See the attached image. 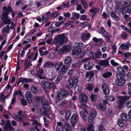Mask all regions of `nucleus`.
<instances>
[{"label":"nucleus","instance_id":"obj_1","mask_svg":"<svg viewBox=\"0 0 131 131\" xmlns=\"http://www.w3.org/2000/svg\"><path fill=\"white\" fill-rule=\"evenodd\" d=\"M2 9L3 11L0 16L1 19L2 20H3L4 19H7L4 20L2 22V24H4V25L7 24H10L11 20L10 19H8V15L10 12L12 11L11 7L9 6L7 8L6 6H4L3 7Z\"/></svg>","mask_w":131,"mask_h":131},{"label":"nucleus","instance_id":"obj_2","mask_svg":"<svg viewBox=\"0 0 131 131\" xmlns=\"http://www.w3.org/2000/svg\"><path fill=\"white\" fill-rule=\"evenodd\" d=\"M97 114V112L95 109H93L91 113L89 114L88 122L89 123L91 124L89 125L87 128V131H95V126L93 123H94L93 120L96 117Z\"/></svg>","mask_w":131,"mask_h":131},{"label":"nucleus","instance_id":"obj_3","mask_svg":"<svg viewBox=\"0 0 131 131\" xmlns=\"http://www.w3.org/2000/svg\"><path fill=\"white\" fill-rule=\"evenodd\" d=\"M130 97L127 96H121L119 97L117 101V107L119 109L124 108V105L126 104V101L130 99Z\"/></svg>","mask_w":131,"mask_h":131},{"label":"nucleus","instance_id":"obj_4","mask_svg":"<svg viewBox=\"0 0 131 131\" xmlns=\"http://www.w3.org/2000/svg\"><path fill=\"white\" fill-rule=\"evenodd\" d=\"M79 79V77L78 76H76L74 79L71 77H69L68 80V87L75 89L77 86Z\"/></svg>","mask_w":131,"mask_h":131},{"label":"nucleus","instance_id":"obj_5","mask_svg":"<svg viewBox=\"0 0 131 131\" xmlns=\"http://www.w3.org/2000/svg\"><path fill=\"white\" fill-rule=\"evenodd\" d=\"M65 34L64 33L58 35V36L54 38L55 40H53L52 43L56 44L57 45H63L64 41Z\"/></svg>","mask_w":131,"mask_h":131},{"label":"nucleus","instance_id":"obj_6","mask_svg":"<svg viewBox=\"0 0 131 131\" xmlns=\"http://www.w3.org/2000/svg\"><path fill=\"white\" fill-rule=\"evenodd\" d=\"M117 80H116L115 83L116 84L119 86H122L125 83L124 76L122 74H119L118 75H116Z\"/></svg>","mask_w":131,"mask_h":131},{"label":"nucleus","instance_id":"obj_7","mask_svg":"<svg viewBox=\"0 0 131 131\" xmlns=\"http://www.w3.org/2000/svg\"><path fill=\"white\" fill-rule=\"evenodd\" d=\"M70 94V93L65 89H62L57 94V96L59 100L63 99L64 97H66Z\"/></svg>","mask_w":131,"mask_h":131},{"label":"nucleus","instance_id":"obj_8","mask_svg":"<svg viewBox=\"0 0 131 131\" xmlns=\"http://www.w3.org/2000/svg\"><path fill=\"white\" fill-rule=\"evenodd\" d=\"M42 84L44 86V87H43V88L46 92H47V91L45 88L50 89L53 88L54 86V85L53 83L48 82L45 81H42L41 82V85H42Z\"/></svg>","mask_w":131,"mask_h":131},{"label":"nucleus","instance_id":"obj_9","mask_svg":"<svg viewBox=\"0 0 131 131\" xmlns=\"http://www.w3.org/2000/svg\"><path fill=\"white\" fill-rule=\"evenodd\" d=\"M78 120V115L75 114H73L71 116L70 119V122L73 127L74 126Z\"/></svg>","mask_w":131,"mask_h":131},{"label":"nucleus","instance_id":"obj_10","mask_svg":"<svg viewBox=\"0 0 131 131\" xmlns=\"http://www.w3.org/2000/svg\"><path fill=\"white\" fill-rule=\"evenodd\" d=\"M4 131H14V129L11 125L9 121H7L4 127Z\"/></svg>","mask_w":131,"mask_h":131},{"label":"nucleus","instance_id":"obj_11","mask_svg":"<svg viewBox=\"0 0 131 131\" xmlns=\"http://www.w3.org/2000/svg\"><path fill=\"white\" fill-rule=\"evenodd\" d=\"M103 93L105 95L108 94L110 93V90L109 86L107 84L104 83L102 86Z\"/></svg>","mask_w":131,"mask_h":131},{"label":"nucleus","instance_id":"obj_12","mask_svg":"<svg viewBox=\"0 0 131 131\" xmlns=\"http://www.w3.org/2000/svg\"><path fill=\"white\" fill-rule=\"evenodd\" d=\"M121 119L124 121H131V115L125 113H122L121 115Z\"/></svg>","mask_w":131,"mask_h":131},{"label":"nucleus","instance_id":"obj_13","mask_svg":"<svg viewBox=\"0 0 131 131\" xmlns=\"http://www.w3.org/2000/svg\"><path fill=\"white\" fill-rule=\"evenodd\" d=\"M68 67L65 65L62 66V68L58 72V73L60 75H63L66 73L68 69Z\"/></svg>","mask_w":131,"mask_h":131},{"label":"nucleus","instance_id":"obj_14","mask_svg":"<svg viewBox=\"0 0 131 131\" xmlns=\"http://www.w3.org/2000/svg\"><path fill=\"white\" fill-rule=\"evenodd\" d=\"M55 29V28L54 27L51 26L48 29V32L51 33L47 34L46 35V38H48L49 37H52L53 35V30Z\"/></svg>","mask_w":131,"mask_h":131},{"label":"nucleus","instance_id":"obj_15","mask_svg":"<svg viewBox=\"0 0 131 131\" xmlns=\"http://www.w3.org/2000/svg\"><path fill=\"white\" fill-rule=\"evenodd\" d=\"M69 48L66 46H64L58 50V53L60 54H66L69 51Z\"/></svg>","mask_w":131,"mask_h":131},{"label":"nucleus","instance_id":"obj_16","mask_svg":"<svg viewBox=\"0 0 131 131\" xmlns=\"http://www.w3.org/2000/svg\"><path fill=\"white\" fill-rule=\"evenodd\" d=\"M122 9V13L123 15L125 14L126 13L131 14V5L128 6L124 7Z\"/></svg>","mask_w":131,"mask_h":131},{"label":"nucleus","instance_id":"obj_17","mask_svg":"<svg viewBox=\"0 0 131 131\" xmlns=\"http://www.w3.org/2000/svg\"><path fill=\"white\" fill-rule=\"evenodd\" d=\"M25 96L26 100L29 103H31L32 102L33 100L32 95L31 93L29 92H27L25 94Z\"/></svg>","mask_w":131,"mask_h":131},{"label":"nucleus","instance_id":"obj_18","mask_svg":"<svg viewBox=\"0 0 131 131\" xmlns=\"http://www.w3.org/2000/svg\"><path fill=\"white\" fill-rule=\"evenodd\" d=\"M93 65V64L91 62H86L84 63V68L86 70H90L92 69Z\"/></svg>","mask_w":131,"mask_h":131},{"label":"nucleus","instance_id":"obj_19","mask_svg":"<svg viewBox=\"0 0 131 131\" xmlns=\"http://www.w3.org/2000/svg\"><path fill=\"white\" fill-rule=\"evenodd\" d=\"M99 8H95L94 7H92L90 10V12L92 14L91 17H92V18L93 17L95 16L96 13L99 11Z\"/></svg>","mask_w":131,"mask_h":131},{"label":"nucleus","instance_id":"obj_20","mask_svg":"<svg viewBox=\"0 0 131 131\" xmlns=\"http://www.w3.org/2000/svg\"><path fill=\"white\" fill-rule=\"evenodd\" d=\"M98 64L101 66H104L105 67H107L108 65L109 62L107 59L104 60H99Z\"/></svg>","mask_w":131,"mask_h":131},{"label":"nucleus","instance_id":"obj_21","mask_svg":"<svg viewBox=\"0 0 131 131\" xmlns=\"http://www.w3.org/2000/svg\"><path fill=\"white\" fill-rule=\"evenodd\" d=\"M90 37V33H84L81 36V38L82 40H88L89 39Z\"/></svg>","mask_w":131,"mask_h":131},{"label":"nucleus","instance_id":"obj_22","mask_svg":"<svg viewBox=\"0 0 131 131\" xmlns=\"http://www.w3.org/2000/svg\"><path fill=\"white\" fill-rule=\"evenodd\" d=\"M131 46V44L129 43L128 42L126 44L124 43L122 44L120 46V47L123 50L126 49V50H128L129 49V47Z\"/></svg>","mask_w":131,"mask_h":131},{"label":"nucleus","instance_id":"obj_23","mask_svg":"<svg viewBox=\"0 0 131 131\" xmlns=\"http://www.w3.org/2000/svg\"><path fill=\"white\" fill-rule=\"evenodd\" d=\"M40 64L39 63L36 66L37 71V74H35L36 77H38L40 79H41V69H39Z\"/></svg>","mask_w":131,"mask_h":131},{"label":"nucleus","instance_id":"obj_24","mask_svg":"<svg viewBox=\"0 0 131 131\" xmlns=\"http://www.w3.org/2000/svg\"><path fill=\"white\" fill-rule=\"evenodd\" d=\"M63 128L65 131H73L70 125L68 123H64L63 125Z\"/></svg>","mask_w":131,"mask_h":131},{"label":"nucleus","instance_id":"obj_25","mask_svg":"<svg viewBox=\"0 0 131 131\" xmlns=\"http://www.w3.org/2000/svg\"><path fill=\"white\" fill-rule=\"evenodd\" d=\"M80 97L81 98V102L82 103H85L88 101V97L85 94H83L81 95Z\"/></svg>","mask_w":131,"mask_h":131},{"label":"nucleus","instance_id":"obj_26","mask_svg":"<svg viewBox=\"0 0 131 131\" xmlns=\"http://www.w3.org/2000/svg\"><path fill=\"white\" fill-rule=\"evenodd\" d=\"M72 59L70 57H66L64 60V62L65 64H70L72 62Z\"/></svg>","mask_w":131,"mask_h":131},{"label":"nucleus","instance_id":"obj_27","mask_svg":"<svg viewBox=\"0 0 131 131\" xmlns=\"http://www.w3.org/2000/svg\"><path fill=\"white\" fill-rule=\"evenodd\" d=\"M103 35L104 37L107 39L106 42L107 43H110V42L111 38V35L108 32L106 31L105 34Z\"/></svg>","mask_w":131,"mask_h":131},{"label":"nucleus","instance_id":"obj_28","mask_svg":"<svg viewBox=\"0 0 131 131\" xmlns=\"http://www.w3.org/2000/svg\"><path fill=\"white\" fill-rule=\"evenodd\" d=\"M107 107L106 105L104 104H102L101 103L99 104L97 106V108L102 111H104L106 110Z\"/></svg>","mask_w":131,"mask_h":131},{"label":"nucleus","instance_id":"obj_29","mask_svg":"<svg viewBox=\"0 0 131 131\" xmlns=\"http://www.w3.org/2000/svg\"><path fill=\"white\" fill-rule=\"evenodd\" d=\"M42 99L41 97V108H49V104L48 101H42Z\"/></svg>","mask_w":131,"mask_h":131},{"label":"nucleus","instance_id":"obj_30","mask_svg":"<svg viewBox=\"0 0 131 131\" xmlns=\"http://www.w3.org/2000/svg\"><path fill=\"white\" fill-rule=\"evenodd\" d=\"M94 72L93 71H91L87 72L85 74V76L87 78H89V79L92 78L94 76Z\"/></svg>","mask_w":131,"mask_h":131},{"label":"nucleus","instance_id":"obj_31","mask_svg":"<svg viewBox=\"0 0 131 131\" xmlns=\"http://www.w3.org/2000/svg\"><path fill=\"white\" fill-rule=\"evenodd\" d=\"M54 66V64L52 62L50 61H48L45 63L44 65L45 68L47 67L49 68L51 67H53Z\"/></svg>","mask_w":131,"mask_h":131},{"label":"nucleus","instance_id":"obj_32","mask_svg":"<svg viewBox=\"0 0 131 131\" xmlns=\"http://www.w3.org/2000/svg\"><path fill=\"white\" fill-rule=\"evenodd\" d=\"M65 113V118L67 121H68L69 120L70 117L71 115L70 111L69 110H67Z\"/></svg>","mask_w":131,"mask_h":131},{"label":"nucleus","instance_id":"obj_33","mask_svg":"<svg viewBox=\"0 0 131 131\" xmlns=\"http://www.w3.org/2000/svg\"><path fill=\"white\" fill-rule=\"evenodd\" d=\"M117 124L120 127H122L125 125V123L123 120L120 119H118L117 120Z\"/></svg>","mask_w":131,"mask_h":131},{"label":"nucleus","instance_id":"obj_34","mask_svg":"<svg viewBox=\"0 0 131 131\" xmlns=\"http://www.w3.org/2000/svg\"><path fill=\"white\" fill-rule=\"evenodd\" d=\"M117 71L121 74H117L119 75V74H122L124 75V74H125V71L124 69L122 67H119L117 68Z\"/></svg>","mask_w":131,"mask_h":131},{"label":"nucleus","instance_id":"obj_35","mask_svg":"<svg viewBox=\"0 0 131 131\" xmlns=\"http://www.w3.org/2000/svg\"><path fill=\"white\" fill-rule=\"evenodd\" d=\"M92 40L94 42L99 43L100 44L102 43L103 41V39L102 38H97L96 37H93V38Z\"/></svg>","mask_w":131,"mask_h":131},{"label":"nucleus","instance_id":"obj_36","mask_svg":"<svg viewBox=\"0 0 131 131\" xmlns=\"http://www.w3.org/2000/svg\"><path fill=\"white\" fill-rule=\"evenodd\" d=\"M81 117L82 118L84 121L87 120V117L85 115V114L83 111H81L79 113Z\"/></svg>","mask_w":131,"mask_h":131},{"label":"nucleus","instance_id":"obj_37","mask_svg":"<svg viewBox=\"0 0 131 131\" xmlns=\"http://www.w3.org/2000/svg\"><path fill=\"white\" fill-rule=\"evenodd\" d=\"M112 75V73L110 72H106L104 73L103 74V77L105 78H107L110 77Z\"/></svg>","mask_w":131,"mask_h":131},{"label":"nucleus","instance_id":"obj_38","mask_svg":"<svg viewBox=\"0 0 131 131\" xmlns=\"http://www.w3.org/2000/svg\"><path fill=\"white\" fill-rule=\"evenodd\" d=\"M79 61L75 62L72 64V67L73 68H75L80 66Z\"/></svg>","mask_w":131,"mask_h":131},{"label":"nucleus","instance_id":"obj_39","mask_svg":"<svg viewBox=\"0 0 131 131\" xmlns=\"http://www.w3.org/2000/svg\"><path fill=\"white\" fill-rule=\"evenodd\" d=\"M30 90L34 94H36L38 92L37 88L35 86H33L31 88Z\"/></svg>","mask_w":131,"mask_h":131},{"label":"nucleus","instance_id":"obj_40","mask_svg":"<svg viewBox=\"0 0 131 131\" xmlns=\"http://www.w3.org/2000/svg\"><path fill=\"white\" fill-rule=\"evenodd\" d=\"M131 2L130 1H124L123 3V6L124 7H125V6H128L130 5Z\"/></svg>","mask_w":131,"mask_h":131},{"label":"nucleus","instance_id":"obj_41","mask_svg":"<svg viewBox=\"0 0 131 131\" xmlns=\"http://www.w3.org/2000/svg\"><path fill=\"white\" fill-rule=\"evenodd\" d=\"M2 30V32H4L7 33H8L10 30L9 26L8 25H7Z\"/></svg>","mask_w":131,"mask_h":131},{"label":"nucleus","instance_id":"obj_42","mask_svg":"<svg viewBox=\"0 0 131 131\" xmlns=\"http://www.w3.org/2000/svg\"><path fill=\"white\" fill-rule=\"evenodd\" d=\"M62 79V76L60 75H59L57 78L55 80L56 83L57 84H59L60 81Z\"/></svg>","mask_w":131,"mask_h":131},{"label":"nucleus","instance_id":"obj_43","mask_svg":"<svg viewBox=\"0 0 131 131\" xmlns=\"http://www.w3.org/2000/svg\"><path fill=\"white\" fill-rule=\"evenodd\" d=\"M97 97V95L92 94L90 96V98L91 101L93 102H96V100Z\"/></svg>","mask_w":131,"mask_h":131},{"label":"nucleus","instance_id":"obj_44","mask_svg":"<svg viewBox=\"0 0 131 131\" xmlns=\"http://www.w3.org/2000/svg\"><path fill=\"white\" fill-rule=\"evenodd\" d=\"M102 53L101 52H97L96 53L94 56V58L98 59L101 56Z\"/></svg>","mask_w":131,"mask_h":131},{"label":"nucleus","instance_id":"obj_45","mask_svg":"<svg viewBox=\"0 0 131 131\" xmlns=\"http://www.w3.org/2000/svg\"><path fill=\"white\" fill-rule=\"evenodd\" d=\"M18 94L22 96V92L20 90H19L18 91H16L14 92L13 95L14 97H15Z\"/></svg>","mask_w":131,"mask_h":131},{"label":"nucleus","instance_id":"obj_46","mask_svg":"<svg viewBox=\"0 0 131 131\" xmlns=\"http://www.w3.org/2000/svg\"><path fill=\"white\" fill-rule=\"evenodd\" d=\"M110 63L112 66H117L119 65L118 63L116 62L113 59H112L111 60Z\"/></svg>","mask_w":131,"mask_h":131},{"label":"nucleus","instance_id":"obj_47","mask_svg":"<svg viewBox=\"0 0 131 131\" xmlns=\"http://www.w3.org/2000/svg\"><path fill=\"white\" fill-rule=\"evenodd\" d=\"M56 131H63L64 128L63 126H57L56 128Z\"/></svg>","mask_w":131,"mask_h":131},{"label":"nucleus","instance_id":"obj_48","mask_svg":"<svg viewBox=\"0 0 131 131\" xmlns=\"http://www.w3.org/2000/svg\"><path fill=\"white\" fill-rule=\"evenodd\" d=\"M121 37L123 39H126L127 37V34L125 32H122L121 34Z\"/></svg>","mask_w":131,"mask_h":131},{"label":"nucleus","instance_id":"obj_49","mask_svg":"<svg viewBox=\"0 0 131 131\" xmlns=\"http://www.w3.org/2000/svg\"><path fill=\"white\" fill-rule=\"evenodd\" d=\"M108 100L111 101H114L115 99V97L112 95H109L108 96Z\"/></svg>","mask_w":131,"mask_h":131},{"label":"nucleus","instance_id":"obj_50","mask_svg":"<svg viewBox=\"0 0 131 131\" xmlns=\"http://www.w3.org/2000/svg\"><path fill=\"white\" fill-rule=\"evenodd\" d=\"M128 94L131 95V83H129L128 84Z\"/></svg>","mask_w":131,"mask_h":131},{"label":"nucleus","instance_id":"obj_51","mask_svg":"<svg viewBox=\"0 0 131 131\" xmlns=\"http://www.w3.org/2000/svg\"><path fill=\"white\" fill-rule=\"evenodd\" d=\"M25 115H22L21 117L18 116H16V117L18 118L19 120L20 121H23L24 119H25Z\"/></svg>","mask_w":131,"mask_h":131},{"label":"nucleus","instance_id":"obj_52","mask_svg":"<svg viewBox=\"0 0 131 131\" xmlns=\"http://www.w3.org/2000/svg\"><path fill=\"white\" fill-rule=\"evenodd\" d=\"M98 129L99 131H106L105 129L102 125H100L98 126Z\"/></svg>","mask_w":131,"mask_h":131},{"label":"nucleus","instance_id":"obj_53","mask_svg":"<svg viewBox=\"0 0 131 131\" xmlns=\"http://www.w3.org/2000/svg\"><path fill=\"white\" fill-rule=\"evenodd\" d=\"M31 79H28L26 78L24 79L22 81V82L23 83H28L29 82H31Z\"/></svg>","mask_w":131,"mask_h":131},{"label":"nucleus","instance_id":"obj_54","mask_svg":"<svg viewBox=\"0 0 131 131\" xmlns=\"http://www.w3.org/2000/svg\"><path fill=\"white\" fill-rule=\"evenodd\" d=\"M75 45L76 47H81L83 46V43L81 42H76L75 43Z\"/></svg>","mask_w":131,"mask_h":131},{"label":"nucleus","instance_id":"obj_55","mask_svg":"<svg viewBox=\"0 0 131 131\" xmlns=\"http://www.w3.org/2000/svg\"><path fill=\"white\" fill-rule=\"evenodd\" d=\"M21 103L22 104L25 106L27 105V102L23 98H21Z\"/></svg>","mask_w":131,"mask_h":131},{"label":"nucleus","instance_id":"obj_56","mask_svg":"<svg viewBox=\"0 0 131 131\" xmlns=\"http://www.w3.org/2000/svg\"><path fill=\"white\" fill-rule=\"evenodd\" d=\"M81 3V4L83 6L84 9H86L87 8L88 6L86 2L84 1H82Z\"/></svg>","mask_w":131,"mask_h":131},{"label":"nucleus","instance_id":"obj_57","mask_svg":"<svg viewBox=\"0 0 131 131\" xmlns=\"http://www.w3.org/2000/svg\"><path fill=\"white\" fill-rule=\"evenodd\" d=\"M123 54L125 56V58H127L128 57L131 56V53L128 52L126 53H124Z\"/></svg>","mask_w":131,"mask_h":131},{"label":"nucleus","instance_id":"obj_58","mask_svg":"<svg viewBox=\"0 0 131 131\" xmlns=\"http://www.w3.org/2000/svg\"><path fill=\"white\" fill-rule=\"evenodd\" d=\"M38 127L37 126H36L35 127H31L30 128L29 130L30 131H35V128L37 130V131H40V130L37 129Z\"/></svg>","mask_w":131,"mask_h":131},{"label":"nucleus","instance_id":"obj_59","mask_svg":"<svg viewBox=\"0 0 131 131\" xmlns=\"http://www.w3.org/2000/svg\"><path fill=\"white\" fill-rule=\"evenodd\" d=\"M44 109V111L43 112V113L45 115H47L48 114L47 112L49 110L50 108H43Z\"/></svg>","mask_w":131,"mask_h":131},{"label":"nucleus","instance_id":"obj_60","mask_svg":"<svg viewBox=\"0 0 131 131\" xmlns=\"http://www.w3.org/2000/svg\"><path fill=\"white\" fill-rule=\"evenodd\" d=\"M59 63H56L54 66L55 68H56V71H57L59 70L61 68L60 67H59Z\"/></svg>","mask_w":131,"mask_h":131},{"label":"nucleus","instance_id":"obj_61","mask_svg":"<svg viewBox=\"0 0 131 131\" xmlns=\"http://www.w3.org/2000/svg\"><path fill=\"white\" fill-rule=\"evenodd\" d=\"M48 17L45 18L43 16H42L41 17V20H42V22L46 23L48 21Z\"/></svg>","mask_w":131,"mask_h":131},{"label":"nucleus","instance_id":"obj_62","mask_svg":"<svg viewBox=\"0 0 131 131\" xmlns=\"http://www.w3.org/2000/svg\"><path fill=\"white\" fill-rule=\"evenodd\" d=\"M126 106L127 108L131 107V101H128L126 104Z\"/></svg>","mask_w":131,"mask_h":131},{"label":"nucleus","instance_id":"obj_63","mask_svg":"<svg viewBox=\"0 0 131 131\" xmlns=\"http://www.w3.org/2000/svg\"><path fill=\"white\" fill-rule=\"evenodd\" d=\"M93 89V87L91 86V85L90 84H89V85L86 88L87 90L90 91H91Z\"/></svg>","mask_w":131,"mask_h":131},{"label":"nucleus","instance_id":"obj_64","mask_svg":"<svg viewBox=\"0 0 131 131\" xmlns=\"http://www.w3.org/2000/svg\"><path fill=\"white\" fill-rule=\"evenodd\" d=\"M126 76L127 80H130L131 79V72H129Z\"/></svg>","mask_w":131,"mask_h":131}]
</instances>
